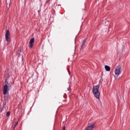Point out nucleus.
I'll use <instances>...</instances> for the list:
<instances>
[{"instance_id": "obj_2", "label": "nucleus", "mask_w": 130, "mask_h": 130, "mask_svg": "<svg viewBox=\"0 0 130 130\" xmlns=\"http://www.w3.org/2000/svg\"><path fill=\"white\" fill-rule=\"evenodd\" d=\"M121 74V66L118 65L115 69V75L118 77Z\"/></svg>"}, {"instance_id": "obj_12", "label": "nucleus", "mask_w": 130, "mask_h": 130, "mask_svg": "<svg viewBox=\"0 0 130 130\" xmlns=\"http://www.w3.org/2000/svg\"><path fill=\"white\" fill-rule=\"evenodd\" d=\"M17 124H18V122H17L15 124V126H17Z\"/></svg>"}, {"instance_id": "obj_4", "label": "nucleus", "mask_w": 130, "mask_h": 130, "mask_svg": "<svg viewBox=\"0 0 130 130\" xmlns=\"http://www.w3.org/2000/svg\"><path fill=\"white\" fill-rule=\"evenodd\" d=\"M5 39L7 42H10V41H11V34H10V31L9 30L6 31Z\"/></svg>"}, {"instance_id": "obj_9", "label": "nucleus", "mask_w": 130, "mask_h": 130, "mask_svg": "<svg viewBox=\"0 0 130 130\" xmlns=\"http://www.w3.org/2000/svg\"><path fill=\"white\" fill-rule=\"evenodd\" d=\"M8 98H9V96H8V94L7 95H5V96H4V99L5 100H8Z\"/></svg>"}, {"instance_id": "obj_6", "label": "nucleus", "mask_w": 130, "mask_h": 130, "mask_svg": "<svg viewBox=\"0 0 130 130\" xmlns=\"http://www.w3.org/2000/svg\"><path fill=\"white\" fill-rule=\"evenodd\" d=\"M34 43V38L31 39L29 42V48H32L33 47V44Z\"/></svg>"}, {"instance_id": "obj_3", "label": "nucleus", "mask_w": 130, "mask_h": 130, "mask_svg": "<svg viewBox=\"0 0 130 130\" xmlns=\"http://www.w3.org/2000/svg\"><path fill=\"white\" fill-rule=\"evenodd\" d=\"M11 90V86H8V85H5L3 88V94L4 95H8L9 94V91Z\"/></svg>"}, {"instance_id": "obj_15", "label": "nucleus", "mask_w": 130, "mask_h": 130, "mask_svg": "<svg viewBox=\"0 0 130 130\" xmlns=\"http://www.w3.org/2000/svg\"><path fill=\"white\" fill-rule=\"evenodd\" d=\"M19 51L17 52V54H19Z\"/></svg>"}, {"instance_id": "obj_8", "label": "nucleus", "mask_w": 130, "mask_h": 130, "mask_svg": "<svg viewBox=\"0 0 130 130\" xmlns=\"http://www.w3.org/2000/svg\"><path fill=\"white\" fill-rule=\"evenodd\" d=\"M10 114H11V112H7V114H6V116H7V117H9L10 116Z\"/></svg>"}, {"instance_id": "obj_13", "label": "nucleus", "mask_w": 130, "mask_h": 130, "mask_svg": "<svg viewBox=\"0 0 130 130\" xmlns=\"http://www.w3.org/2000/svg\"><path fill=\"white\" fill-rule=\"evenodd\" d=\"M63 130H66V126H63Z\"/></svg>"}, {"instance_id": "obj_14", "label": "nucleus", "mask_w": 130, "mask_h": 130, "mask_svg": "<svg viewBox=\"0 0 130 130\" xmlns=\"http://www.w3.org/2000/svg\"><path fill=\"white\" fill-rule=\"evenodd\" d=\"M69 74L71 75V72H69Z\"/></svg>"}, {"instance_id": "obj_5", "label": "nucleus", "mask_w": 130, "mask_h": 130, "mask_svg": "<svg viewBox=\"0 0 130 130\" xmlns=\"http://www.w3.org/2000/svg\"><path fill=\"white\" fill-rule=\"evenodd\" d=\"M94 126H95V124L92 123L88 124L87 127L85 129V130H93L94 128Z\"/></svg>"}, {"instance_id": "obj_1", "label": "nucleus", "mask_w": 130, "mask_h": 130, "mask_svg": "<svg viewBox=\"0 0 130 130\" xmlns=\"http://www.w3.org/2000/svg\"><path fill=\"white\" fill-rule=\"evenodd\" d=\"M100 86L99 85H95L93 87V93L94 97L97 99H99L100 97V92H99V88Z\"/></svg>"}, {"instance_id": "obj_10", "label": "nucleus", "mask_w": 130, "mask_h": 130, "mask_svg": "<svg viewBox=\"0 0 130 130\" xmlns=\"http://www.w3.org/2000/svg\"><path fill=\"white\" fill-rule=\"evenodd\" d=\"M85 43H86V41L84 40L82 42V47H83V46L85 45Z\"/></svg>"}, {"instance_id": "obj_11", "label": "nucleus", "mask_w": 130, "mask_h": 130, "mask_svg": "<svg viewBox=\"0 0 130 130\" xmlns=\"http://www.w3.org/2000/svg\"><path fill=\"white\" fill-rule=\"evenodd\" d=\"M7 5L9 4V6H7V8H10V3H8V0L7 1Z\"/></svg>"}, {"instance_id": "obj_7", "label": "nucleus", "mask_w": 130, "mask_h": 130, "mask_svg": "<svg viewBox=\"0 0 130 130\" xmlns=\"http://www.w3.org/2000/svg\"><path fill=\"white\" fill-rule=\"evenodd\" d=\"M105 69L106 71H107V72H109L110 71V67H109L108 66H105Z\"/></svg>"}]
</instances>
